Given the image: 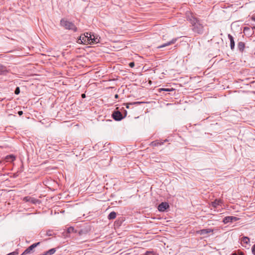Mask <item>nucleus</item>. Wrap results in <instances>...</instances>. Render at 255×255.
<instances>
[{
  "label": "nucleus",
  "instance_id": "obj_1",
  "mask_svg": "<svg viewBox=\"0 0 255 255\" xmlns=\"http://www.w3.org/2000/svg\"><path fill=\"white\" fill-rule=\"evenodd\" d=\"M100 37L96 34L91 32H86L83 35H81L78 39V43L95 44L99 43Z\"/></svg>",
  "mask_w": 255,
  "mask_h": 255
},
{
  "label": "nucleus",
  "instance_id": "obj_2",
  "mask_svg": "<svg viewBox=\"0 0 255 255\" xmlns=\"http://www.w3.org/2000/svg\"><path fill=\"white\" fill-rule=\"evenodd\" d=\"M188 20L192 25V30L194 32L198 34H202L203 33L204 27L202 24H201L199 20L197 18L191 15L190 16H188Z\"/></svg>",
  "mask_w": 255,
  "mask_h": 255
},
{
  "label": "nucleus",
  "instance_id": "obj_3",
  "mask_svg": "<svg viewBox=\"0 0 255 255\" xmlns=\"http://www.w3.org/2000/svg\"><path fill=\"white\" fill-rule=\"evenodd\" d=\"M60 25L65 29L71 30L74 32H76L77 30V28L73 23L64 18L61 20Z\"/></svg>",
  "mask_w": 255,
  "mask_h": 255
},
{
  "label": "nucleus",
  "instance_id": "obj_4",
  "mask_svg": "<svg viewBox=\"0 0 255 255\" xmlns=\"http://www.w3.org/2000/svg\"><path fill=\"white\" fill-rule=\"evenodd\" d=\"M125 116H123L121 112L119 111H115L112 114V117L116 121H120L123 120Z\"/></svg>",
  "mask_w": 255,
  "mask_h": 255
},
{
  "label": "nucleus",
  "instance_id": "obj_5",
  "mask_svg": "<svg viewBox=\"0 0 255 255\" xmlns=\"http://www.w3.org/2000/svg\"><path fill=\"white\" fill-rule=\"evenodd\" d=\"M40 242H38L35 244H33L30 246L28 248H27L21 255H25L28 254H30L32 251L36 247H37L39 244Z\"/></svg>",
  "mask_w": 255,
  "mask_h": 255
},
{
  "label": "nucleus",
  "instance_id": "obj_6",
  "mask_svg": "<svg viewBox=\"0 0 255 255\" xmlns=\"http://www.w3.org/2000/svg\"><path fill=\"white\" fill-rule=\"evenodd\" d=\"M239 220V218L235 216H227L223 219L224 224H228L229 223H232L236 222Z\"/></svg>",
  "mask_w": 255,
  "mask_h": 255
},
{
  "label": "nucleus",
  "instance_id": "obj_7",
  "mask_svg": "<svg viewBox=\"0 0 255 255\" xmlns=\"http://www.w3.org/2000/svg\"><path fill=\"white\" fill-rule=\"evenodd\" d=\"M169 207L168 204L166 202H162L158 206V210L160 212H164Z\"/></svg>",
  "mask_w": 255,
  "mask_h": 255
},
{
  "label": "nucleus",
  "instance_id": "obj_8",
  "mask_svg": "<svg viewBox=\"0 0 255 255\" xmlns=\"http://www.w3.org/2000/svg\"><path fill=\"white\" fill-rule=\"evenodd\" d=\"M177 38H173L172 40H171L170 41L165 43H164L161 45H159L157 47V48H163V47H165L166 46H169V45H170L171 44H173L174 43H175L176 42V41H177Z\"/></svg>",
  "mask_w": 255,
  "mask_h": 255
},
{
  "label": "nucleus",
  "instance_id": "obj_9",
  "mask_svg": "<svg viewBox=\"0 0 255 255\" xmlns=\"http://www.w3.org/2000/svg\"><path fill=\"white\" fill-rule=\"evenodd\" d=\"M223 203V201L221 199H216L213 202H212L211 204L213 207L214 208H216L219 206H222Z\"/></svg>",
  "mask_w": 255,
  "mask_h": 255
},
{
  "label": "nucleus",
  "instance_id": "obj_10",
  "mask_svg": "<svg viewBox=\"0 0 255 255\" xmlns=\"http://www.w3.org/2000/svg\"><path fill=\"white\" fill-rule=\"evenodd\" d=\"M213 232V230L211 229H202L197 232V233L201 235H205L207 234L212 233Z\"/></svg>",
  "mask_w": 255,
  "mask_h": 255
},
{
  "label": "nucleus",
  "instance_id": "obj_11",
  "mask_svg": "<svg viewBox=\"0 0 255 255\" xmlns=\"http://www.w3.org/2000/svg\"><path fill=\"white\" fill-rule=\"evenodd\" d=\"M228 37L230 41V47L231 49L233 50L235 49V43L234 41V37L230 34H228Z\"/></svg>",
  "mask_w": 255,
  "mask_h": 255
},
{
  "label": "nucleus",
  "instance_id": "obj_12",
  "mask_svg": "<svg viewBox=\"0 0 255 255\" xmlns=\"http://www.w3.org/2000/svg\"><path fill=\"white\" fill-rule=\"evenodd\" d=\"M8 72L5 66L0 64V75H6Z\"/></svg>",
  "mask_w": 255,
  "mask_h": 255
},
{
  "label": "nucleus",
  "instance_id": "obj_13",
  "mask_svg": "<svg viewBox=\"0 0 255 255\" xmlns=\"http://www.w3.org/2000/svg\"><path fill=\"white\" fill-rule=\"evenodd\" d=\"M163 143H164V141H162V140H156L151 142L150 143V145L152 146H158L161 145L163 144Z\"/></svg>",
  "mask_w": 255,
  "mask_h": 255
},
{
  "label": "nucleus",
  "instance_id": "obj_14",
  "mask_svg": "<svg viewBox=\"0 0 255 255\" xmlns=\"http://www.w3.org/2000/svg\"><path fill=\"white\" fill-rule=\"evenodd\" d=\"M237 48L240 52H243L245 48V43L242 41L239 42L237 44Z\"/></svg>",
  "mask_w": 255,
  "mask_h": 255
},
{
  "label": "nucleus",
  "instance_id": "obj_15",
  "mask_svg": "<svg viewBox=\"0 0 255 255\" xmlns=\"http://www.w3.org/2000/svg\"><path fill=\"white\" fill-rule=\"evenodd\" d=\"M241 242L243 245H245L244 246L245 247H247V245H249L250 243V240L248 237H243L242 238Z\"/></svg>",
  "mask_w": 255,
  "mask_h": 255
},
{
  "label": "nucleus",
  "instance_id": "obj_16",
  "mask_svg": "<svg viewBox=\"0 0 255 255\" xmlns=\"http://www.w3.org/2000/svg\"><path fill=\"white\" fill-rule=\"evenodd\" d=\"M5 159L6 162H12L15 159V156L13 154H10L6 156Z\"/></svg>",
  "mask_w": 255,
  "mask_h": 255
},
{
  "label": "nucleus",
  "instance_id": "obj_17",
  "mask_svg": "<svg viewBox=\"0 0 255 255\" xmlns=\"http://www.w3.org/2000/svg\"><path fill=\"white\" fill-rule=\"evenodd\" d=\"M55 252L56 249L55 248H52L50 249L48 251L43 253L42 254L40 255H52L55 253Z\"/></svg>",
  "mask_w": 255,
  "mask_h": 255
},
{
  "label": "nucleus",
  "instance_id": "obj_18",
  "mask_svg": "<svg viewBox=\"0 0 255 255\" xmlns=\"http://www.w3.org/2000/svg\"><path fill=\"white\" fill-rule=\"evenodd\" d=\"M117 216V213L115 212H111L108 217V219L109 220H113L116 218Z\"/></svg>",
  "mask_w": 255,
  "mask_h": 255
},
{
  "label": "nucleus",
  "instance_id": "obj_19",
  "mask_svg": "<svg viewBox=\"0 0 255 255\" xmlns=\"http://www.w3.org/2000/svg\"><path fill=\"white\" fill-rule=\"evenodd\" d=\"M141 103L139 102H132V103H127L126 104V108L128 109L129 108L130 106L133 105H137L140 104Z\"/></svg>",
  "mask_w": 255,
  "mask_h": 255
},
{
  "label": "nucleus",
  "instance_id": "obj_20",
  "mask_svg": "<svg viewBox=\"0 0 255 255\" xmlns=\"http://www.w3.org/2000/svg\"><path fill=\"white\" fill-rule=\"evenodd\" d=\"M160 91H166V92H170L174 91V89L173 88L168 89V88H161L159 89Z\"/></svg>",
  "mask_w": 255,
  "mask_h": 255
},
{
  "label": "nucleus",
  "instance_id": "obj_21",
  "mask_svg": "<svg viewBox=\"0 0 255 255\" xmlns=\"http://www.w3.org/2000/svg\"><path fill=\"white\" fill-rule=\"evenodd\" d=\"M74 228L72 227H70L67 229V232L68 233H71L74 232Z\"/></svg>",
  "mask_w": 255,
  "mask_h": 255
},
{
  "label": "nucleus",
  "instance_id": "obj_22",
  "mask_svg": "<svg viewBox=\"0 0 255 255\" xmlns=\"http://www.w3.org/2000/svg\"><path fill=\"white\" fill-rule=\"evenodd\" d=\"M20 93V89L18 87H16L15 90V91H14V93L16 95H18Z\"/></svg>",
  "mask_w": 255,
  "mask_h": 255
},
{
  "label": "nucleus",
  "instance_id": "obj_23",
  "mask_svg": "<svg viewBox=\"0 0 255 255\" xmlns=\"http://www.w3.org/2000/svg\"><path fill=\"white\" fill-rule=\"evenodd\" d=\"M232 255H244V253L242 252H238L233 253Z\"/></svg>",
  "mask_w": 255,
  "mask_h": 255
},
{
  "label": "nucleus",
  "instance_id": "obj_24",
  "mask_svg": "<svg viewBox=\"0 0 255 255\" xmlns=\"http://www.w3.org/2000/svg\"><path fill=\"white\" fill-rule=\"evenodd\" d=\"M144 255H155L153 252L147 251Z\"/></svg>",
  "mask_w": 255,
  "mask_h": 255
},
{
  "label": "nucleus",
  "instance_id": "obj_25",
  "mask_svg": "<svg viewBox=\"0 0 255 255\" xmlns=\"http://www.w3.org/2000/svg\"><path fill=\"white\" fill-rule=\"evenodd\" d=\"M252 251L253 254L255 255V244L253 245L252 248Z\"/></svg>",
  "mask_w": 255,
  "mask_h": 255
},
{
  "label": "nucleus",
  "instance_id": "obj_26",
  "mask_svg": "<svg viewBox=\"0 0 255 255\" xmlns=\"http://www.w3.org/2000/svg\"><path fill=\"white\" fill-rule=\"evenodd\" d=\"M24 201L26 202H30V198L28 197H26L24 198Z\"/></svg>",
  "mask_w": 255,
  "mask_h": 255
},
{
  "label": "nucleus",
  "instance_id": "obj_27",
  "mask_svg": "<svg viewBox=\"0 0 255 255\" xmlns=\"http://www.w3.org/2000/svg\"><path fill=\"white\" fill-rule=\"evenodd\" d=\"M46 235L48 236H51L52 235V231H48L46 233Z\"/></svg>",
  "mask_w": 255,
  "mask_h": 255
},
{
  "label": "nucleus",
  "instance_id": "obj_28",
  "mask_svg": "<svg viewBox=\"0 0 255 255\" xmlns=\"http://www.w3.org/2000/svg\"><path fill=\"white\" fill-rule=\"evenodd\" d=\"M36 201H37V200H36V199H34V198H30V202H31V203H32L35 204V203H36Z\"/></svg>",
  "mask_w": 255,
  "mask_h": 255
},
{
  "label": "nucleus",
  "instance_id": "obj_29",
  "mask_svg": "<svg viewBox=\"0 0 255 255\" xmlns=\"http://www.w3.org/2000/svg\"><path fill=\"white\" fill-rule=\"evenodd\" d=\"M129 66L130 67H131V68L133 67H134V62H130V63L129 64Z\"/></svg>",
  "mask_w": 255,
  "mask_h": 255
},
{
  "label": "nucleus",
  "instance_id": "obj_30",
  "mask_svg": "<svg viewBox=\"0 0 255 255\" xmlns=\"http://www.w3.org/2000/svg\"><path fill=\"white\" fill-rule=\"evenodd\" d=\"M17 113L19 116H21L23 114V112L22 111H19Z\"/></svg>",
  "mask_w": 255,
  "mask_h": 255
},
{
  "label": "nucleus",
  "instance_id": "obj_31",
  "mask_svg": "<svg viewBox=\"0 0 255 255\" xmlns=\"http://www.w3.org/2000/svg\"><path fill=\"white\" fill-rule=\"evenodd\" d=\"M118 97H119V95H118V94H116V95H115V98L116 99H117Z\"/></svg>",
  "mask_w": 255,
  "mask_h": 255
},
{
  "label": "nucleus",
  "instance_id": "obj_32",
  "mask_svg": "<svg viewBox=\"0 0 255 255\" xmlns=\"http://www.w3.org/2000/svg\"><path fill=\"white\" fill-rule=\"evenodd\" d=\"M162 141H164V143L165 142L168 141V140L167 139H165L164 140H162Z\"/></svg>",
  "mask_w": 255,
  "mask_h": 255
},
{
  "label": "nucleus",
  "instance_id": "obj_33",
  "mask_svg": "<svg viewBox=\"0 0 255 255\" xmlns=\"http://www.w3.org/2000/svg\"><path fill=\"white\" fill-rule=\"evenodd\" d=\"M82 98H84V97H85V95L84 94H83L82 95Z\"/></svg>",
  "mask_w": 255,
  "mask_h": 255
}]
</instances>
